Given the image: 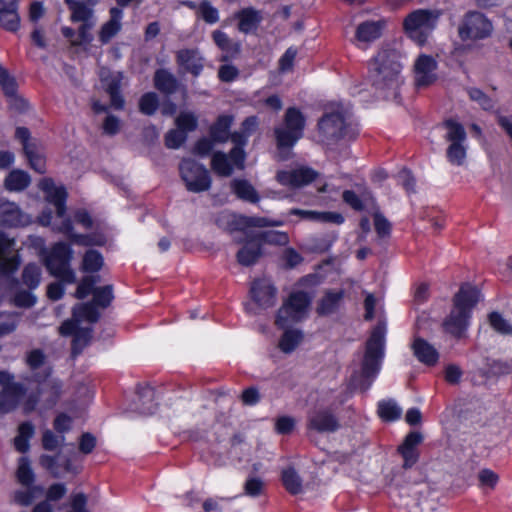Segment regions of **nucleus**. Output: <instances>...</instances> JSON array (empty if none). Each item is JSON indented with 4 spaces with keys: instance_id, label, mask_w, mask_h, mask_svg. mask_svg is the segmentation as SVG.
<instances>
[{
    "instance_id": "nucleus-44",
    "label": "nucleus",
    "mask_w": 512,
    "mask_h": 512,
    "mask_svg": "<svg viewBox=\"0 0 512 512\" xmlns=\"http://www.w3.org/2000/svg\"><path fill=\"white\" fill-rule=\"evenodd\" d=\"M113 297L112 285L95 288L93 291V301L89 302L88 304H92L96 310V307L106 308L110 305Z\"/></svg>"
},
{
    "instance_id": "nucleus-21",
    "label": "nucleus",
    "mask_w": 512,
    "mask_h": 512,
    "mask_svg": "<svg viewBox=\"0 0 512 512\" xmlns=\"http://www.w3.org/2000/svg\"><path fill=\"white\" fill-rule=\"evenodd\" d=\"M13 247L14 240L0 232V270L5 274L13 273L19 266L17 256L11 255Z\"/></svg>"
},
{
    "instance_id": "nucleus-51",
    "label": "nucleus",
    "mask_w": 512,
    "mask_h": 512,
    "mask_svg": "<svg viewBox=\"0 0 512 512\" xmlns=\"http://www.w3.org/2000/svg\"><path fill=\"white\" fill-rule=\"evenodd\" d=\"M103 266V257L96 250H88L82 261V270L84 272H97Z\"/></svg>"
},
{
    "instance_id": "nucleus-32",
    "label": "nucleus",
    "mask_w": 512,
    "mask_h": 512,
    "mask_svg": "<svg viewBox=\"0 0 512 512\" xmlns=\"http://www.w3.org/2000/svg\"><path fill=\"white\" fill-rule=\"evenodd\" d=\"M66 5L71 11V21L73 22H91L93 18L92 7L82 1L65 0Z\"/></svg>"
},
{
    "instance_id": "nucleus-29",
    "label": "nucleus",
    "mask_w": 512,
    "mask_h": 512,
    "mask_svg": "<svg viewBox=\"0 0 512 512\" xmlns=\"http://www.w3.org/2000/svg\"><path fill=\"white\" fill-rule=\"evenodd\" d=\"M123 11L120 8L113 7L110 9V19L101 27L99 32V40L108 43L121 29V20Z\"/></svg>"
},
{
    "instance_id": "nucleus-42",
    "label": "nucleus",
    "mask_w": 512,
    "mask_h": 512,
    "mask_svg": "<svg viewBox=\"0 0 512 512\" xmlns=\"http://www.w3.org/2000/svg\"><path fill=\"white\" fill-rule=\"evenodd\" d=\"M303 318L297 314L290 306L283 303L278 310L275 325L279 328L285 329L288 326L301 321Z\"/></svg>"
},
{
    "instance_id": "nucleus-37",
    "label": "nucleus",
    "mask_w": 512,
    "mask_h": 512,
    "mask_svg": "<svg viewBox=\"0 0 512 512\" xmlns=\"http://www.w3.org/2000/svg\"><path fill=\"white\" fill-rule=\"evenodd\" d=\"M303 340V333L299 329L285 328L284 333L279 339L278 347L284 353L293 352Z\"/></svg>"
},
{
    "instance_id": "nucleus-50",
    "label": "nucleus",
    "mask_w": 512,
    "mask_h": 512,
    "mask_svg": "<svg viewBox=\"0 0 512 512\" xmlns=\"http://www.w3.org/2000/svg\"><path fill=\"white\" fill-rule=\"evenodd\" d=\"M379 416L385 421H394L400 418L402 409L392 400L382 401L378 405Z\"/></svg>"
},
{
    "instance_id": "nucleus-34",
    "label": "nucleus",
    "mask_w": 512,
    "mask_h": 512,
    "mask_svg": "<svg viewBox=\"0 0 512 512\" xmlns=\"http://www.w3.org/2000/svg\"><path fill=\"white\" fill-rule=\"evenodd\" d=\"M238 19V29L243 33H249L258 27L262 17L259 11L246 8L238 13Z\"/></svg>"
},
{
    "instance_id": "nucleus-13",
    "label": "nucleus",
    "mask_w": 512,
    "mask_h": 512,
    "mask_svg": "<svg viewBox=\"0 0 512 512\" xmlns=\"http://www.w3.org/2000/svg\"><path fill=\"white\" fill-rule=\"evenodd\" d=\"M258 124L256 116L247 117L242 122L240 131L231 134V141L235 144V147L230 151V156L238 169L244 168L246 155L243 147L247 144L248 138L257 130Z\"/></svg>"
},
{
    "instance_id": "nucleus-33",
    "label": "nucleus",
    "mask_w": 512,
    "mask_h": 512,
    "mask_svg": "<svg viewBox=\"0 0 512 512\" xmlns=\"http://www.w3.org/2000/svg\"><path fill=\"white\" fill-rule=\"evenodd\" d=\"M311 301L312 297L307 292L295 291L290 294V296L284 303L290 306L302 318H305L310 307Z\"/></svg>"
},
{
    "instance_id": "nucleus-7",
    "label": "nucleus",
    "mask_w": 512,
    "mask_h": 512,
    "mask_svg": "<svg viewBox=\"0 0 512 512\" xmlns=\"http://www.w3.org/2000/svg\"><path fill=\"white\" fill-rule=\"evenodd\" d=\"M73 250L63 242L54 244L45 257V265L51 275L59 278L64 283H74L76 275L71 268Z\"/></svg>"
},
{
    "instance_id": "nucleus-11",
    "label": "nucleus",
    "mask_w": 512,
    "mask_h": 512,
    "mask_svg": "<svg viewBox=\"0 0 512 512\" xmlns=\"http://www.w3.org/2000/svg\"><path fill=\"white\" fill-rule=\"evenodd\" d=\"M492 31L491 21L479 12L467 13L458 29L462 40L484 39L490 36Z\"/></svg>"
},
{
    "instance_id": "nucleus-57",
    "label": "nucleus",
    "mask_w": 512,
    "mask_h": 512,
    "mask_svg": "<svg viewBox=\"0 0 512 512\" xmlns=\"http://www.w3.org/2000/svg\"><path fill=\"white\" fill-rule=\"evenodd\" d=\"M99 282V276H85L82 278L75 291L77 299H84L94 291V285Z\"/></svg>"
},
{
    "instance_id": "nucleus-8",
    "label": "nucleus",
    "mask_w": 512,
    "mask_h": 512,
    "mask_svg": "<svg viewBox=\"0 0 512 512\" xmlns=\"http://www.w3.org/2000/svg\"><path fill=\"white\" fill-rule=\"evenodd\" d=\"M445 140L448 142L446 157L452 165L463 166L467 158V134L462 124L447 120L444 122Z\"/></svg>"
},
{
    "instance_id": "nucleus-2",
    "label": "nucleus",
    "mask_w": 512,
    "mask_h": 512,
    "mask_svg": "<svg viewBox=\"0 0 512 512\" xmlns=\"http://www.w3.org/2000/svg\"><path fill=\"white\" fill-rule=\"evenodd\" d=\"M400 54L395 49H383L371 64L372 85L384 98L396 97L401 79Z\"/></svg>"
},
{
    "instance_id": "nucleus-60",
    "label": "nucleus",
    "mask_w": 512,
    "mask_h": 512,
    "mask_svg": "<svg viewBox=\"0 0 512 512\" xmlns=\"http://www.w3.org/2000/svg\"><path fill=\"white\" fill-rule=\"evenodd\" d=\"M370 194L364 193L363 199H361L354 191L346 190L343 192V201L348 204L351 208L357 211L364 209L363 201L370 199Z\"/></svg>"
},
{
    "instance_id": "nucleus-61",
    "label": "nucleus",
    "mask_w": 512,
    "mask_h": 512,
    "mask_svg": "<svg viewBox=\"0 0 512 512\" xmlns=\"http://www.w3.org/2000/svg\"><path fill=\"white\" fill-rule=\"evenodd\" d=\"M491 327L498 333L507 335L512 334V326L505 320L501 314L493 312L489 315Z\"/></svg>"
},
{
    "instance_id": "nucleus-52",
    "label": "nucleus",
    "mask_w": 512,
    "mask_h": 512,
    "mask_svg": "<svg viewBox=\"0 0 512 512\" xmlns=\"http://www.w3.org/2000/svg\"><path fill=\"white\" fill-rule=\"evenodd\" d=\"M282 481L290 493L298 494L302 491L301 479L293 468H287L283 471Z\"/></svg>"
},
{
    "instance_id": "nucleus-49",
    "label": "nucleus",
    "mask_w": 512,
    "mask_h": 512,
    "mask_svg": "<svg viewBox=\"0 0 512 512\" xmlns=\"http://www.w3.org/2000/svg\"><path fill=\"white\" fill-rule=\"evenodd\" d=\"M91 328H79L74 334L72 342V355H79L91 340Z\"/></svg>"
},
{
    "instance_id": "nucleus-1",
    "label": "nucleus",
    "mask_w": 512,
    "mask_h": 512,
    "mask_svg": "<svg viewBox=\"0 0 512 512\" xmlns=\"http://www.w3.org/2000/svg\"><path fill=\"white\" fill-rule=\"evenodd\" d=\"M40 188L46 194V200L55 208L56 219L53 221V214L50 210H44L39 216V222L43 226H52L55 231L68 236L73 242L88 246L94 244L89 236L75 234L71 219L66 215L67 192L64 187L55 186L51 179H43Z\"/></svg>"
},
{
    "instance_id": "nucleus-47",
    "label": "nucleus",
    "mask_w": 512,
    "mask_h": 512,
    "mask_svg": "<svg viewBox=\"0 0 512 512\" xmlns=\"http://www.w3.org/2000/svg\"><path fill=\"white\" fill-rule=\"evenodd\" d=\"M238 223L244 227H269V226H282V220H271L267 217L258 216H239Z\"/></svg>"
},
{
    "instance_id": "nucleus-15",
    "label": "nucleus",
    "mask_w": 512,
    "mask_h": 512,
    "mask_svg": "<svg viewBox=\"0 0 512 512\" xmlns=\"http://www.w3.org/2000/svg\"><path fill=\"white\" fill-rule=\"evenodd\" d=\"M98 319L99 312L92 304H77L73 308L72 319L62 323L59 327V333L63 336L74 335L82 321L94 323Z\"/></svg>"
},
{
    "instance_id": "nucleus-41",
    "label": "nucleus",
    "mask_w": 512,
    "mask_h": 512,
    "mask_svg": "<svg viewBox=\"0 0 512 512\" xmlns=\"http://www.w3.org/2000/svg\"><path fill=\"white\" fill-rule=\"evenodd\" d=\"M155 87L167 94L173 93L177 88L176 78L164 69L157 70L154 76Z\"/></svg>"
},
{
    "instance_id": "nucleus-23",
    "label": "nucleus",
    "mask_w": 512,
    "mask_h": 512,
    "mask_svg": "<svg viewBox=\"0 0 512 512\" xmlns=\"http://www.w3.org/2000/svg\"><path fill=\"white\" fill-rule=\"evenodd\" d=\"M176 61L186 72L198 76L203 69V58L197 49H182L176 54Z\"/></svg>"
},
{
    "instance_id": "nucleus-14",
    "label": "nucleus",
    "mask_w": 512,
    "mask_h": 512,
    "mask_svg": "<svg viewBox=\"0 0 512 512\" xmlns=\"http://www.w3.org/2000/svg\"><path fill=\"white\" fill-rule=\"evenodd\" d=\"M438 64L434 57L420 54L413 65L414 84L418 89L427 88L437 80Z\"/></svg>"
},
{
    "instance_id": "nucleus-58",
    "label": "nucleus",
    "mask_w": 512,
    "mask_h": 512,
    "mask_svg": "<svg viewBox=\"0 0 512 512\" xmlns=\"http://www.w3.org/2000/svg\"><path fill=\"white\" fill-rule=\"evenodd\" d=\"M0 86L7 97H13L16 93V81L2 65H0Z\"/></svg>"
},
{
    "instance_id": "nucleus-4",
    "label": "nucleus",
    "mask_w": 512,
    "mask_h": 512,
    "mask_svg": "<svg viewBox=\"0 0 512 512\" xmlns=\"http://www.w3.org/2000/svg\"><path fill=\"white\" fill-rule=\"evenodd\" d=\"M479 299L476 287L463 284L453 297V308L443 322L444 330L455 338H462L469 324L470 312Z\"/></svg>"
},
{
    "instance_id": "nucleus-55",
    "label": "nucleus",
    "mask_w": 512,
    "mask_h": 512,
    "mask_svg": "<svg viewBox=\"0 0 512 512\" xmlns=\"http://www.w3.org/2000/svg\"><path fill=\"white\" fill-rule=\"evenodd\" d=\"M198 119L196 115L189 111L181 112L175 119L177 128L187 132L194 131L197 128Z\"/></svg>"
},
{
    "instance_id": "nucleus-43",
    "label": "nucleus",
    "mask_w": 512,
    "mask_h": 512,
    "mask_svg": "<svg viewBox=\"0 0 512 512\" xmlns=\"http://www.w3.org/2000/svg\"><path fill=\"white\" fill-rule=\"evenodd\" d=\"M0 24L8 31L15 32L20 26L17 6L0 9Z\"/></svg>"
},
{
    "instance_id": "nucleus-38",
    "label": "nucleus",
    "mask_w": 512,
    "mask_h": 512,
    "mask_svg": "<svg viewBox=\"0 0 512 512\" xmlns=\"http://www.w3.org/2000/svg\"><path fill=\"white\" fill-rule=\"evenodd\" d=\"M231 188L237 197L244 201L251 203H256L259 201V195L257 191L247 180L234 179L231 182Z\"/></svg>"
},
{
    "instance_id": "nucleus-27",
    "label": "nucleus",
    "mask_w": 512,
    "mask_h": 512,
    "mask_svg": "<svg viewBox=\"0 0 512 512\" xmlns=\"http://www.w3.org/2000/svg\"><path fill=\"white\" fill-rule=\"evenodd\" d=\"M155 390L150 386L140 387L137 391L135 406L142 415H151L155 412L157 403L155 401Z\"/></svg>"
},
{
    "instance_id": "nucleus-3",
    "label": "nucleus",
    "mask_w": 512,
    "mask_h": 512,
    "mask_svg": "<svg viewBox=\"0 0 512 512\" xmlns=\"http://www.w3.org/2000/svg\"><path fill=\"white\" fill-rule=\"evenodd\" d=\"M386 325L378 323L366 342L361 370L353 375L352 380L361 390H367L378 374L385 353Z\"/></svg>"
},
{
    "instance_id": "nucleus-20",
    "label": "nucleus",
    "mask_w": 512,
    "mask_h": 512,
    "mask_svg": "<svg viewBox=\"0 0 512 512\" xmlns=\"http://www.w3.org/2000/svg\"><path fill=\"white\" fill-rule=\"evenodd\" d=\"M427 487H412L410 489L411 500L406 503L408 512H435L436 503L428 498Z\"/></svg>"
},
{
    "instance_id": "nucleus-54",
    "label": "nucleus",
    "mask_w": 512,
    "mask_h": 512,
    "mask_svg": "<svg viewBox=\"0 0 512 512\" xmlns=\"http://www.w3.org/2000/svg\"><path fill=\"white\" fill-rule=\"evenodd\" d=\"M198 18L203 19L208 24H214L219 21L218 9L212 6L208 0H202L198 5Z\"/></svg>"
},
{
    "instance_id": "nucleus-35",
    "label": "nucleus",
    "mask_w": 512,
    "mask_h": 512,
    "mask_svg": "<svg viewBox=\"0 0 512 512\" xmlns=\"http://www.w3.org/2000/svg\"><path fill=\"white\" fill-rule=\"evenodd\" d=\"M24 153L32 169L41 174L45 173L46 161L39 142L37 144H27Z\"/></svg>"
},
{
    "instance_id": "nucleus-45",
    "label": "nucleus",
    "mask_w": 512,
    "mask_h": 512,
    "mask_svg": "<svg viewBox=\"0 0 512 512\" xmlns=\"http://www.w3.org/2000/svg\"><path fill=\"white\" fill-rule=\"evenodd\" d=\"M34 434V427L30 423H23L19 426L18 435L14 439L15 448L19 452H26L29 449V439Z\"/></svg>"
},
{
    "instance_id": "nucleus-28",
    "label": "nucleus",
    "mask_w": 512,
    "mask_h": 512,
    "mask_svg": "<svg viewBox=\"0 0 512 512\" xmlns=\"http://www.w3.org/2000/svg\"><path fill=\"white\" fill-rule=\"evenodd\" d=\"M412 349L415 357L425 365L433 366L439 359L438 351L422 338H415Z\"/></svg>"
},
{
    "instance_id": "nucleus-63",
    "label": "nucleus",
    "mask_w": 512,
    "mask_h": 512,
    "mask_svg": "<svg viewBox=\"0 0 512 512\" xmlns=\"http://www.w3.org/2000/svg\"><path fill=\"white\" fill-rule=\"evenodd\" d=\"M158 107V97L155 93L144 94L139 101L140 111L144 114H153Z\"/></svg>"
},
{
    "instance_id": "nucleus-6",
    "label": "nucleus",
    "mask_w": 512,
    "mask_h": 512,
    "mask_svg": "<svg viewBox=\"0 0 512 512\" xmlns=\"http://www.w3.org/2000/svg\"><path fill=\"white\" fill-rule=\"evenodd\" d=\"M440 15L438 10L417 9L405 17L404 29L413 41L422 46L435 29Z\"/></svg>"
},
{
    "instance_id": "nucleus-36",
    "label": "nucleus",
    "mask_w": 512,
    "mask_h": 512,
    "mask_svg": "<svg viewBox=\"0 0 512 512\" xmlns=\"http://www.w3.org/2000/svg\"><path fill=\"white\" fill-rule=\"evenodd\" d=\"M31 179L28 173L22 170L11 171L4 180V187L8 191L19 192L30 185Z\"/></svg>"
},
{
    "instance_id": "nucleus-39",
    "label": "nucleus",
    "mask_w": 512,
    "mask_h": 512,
    "mask_svg": "<svg viewBox=\"0 0 512 512\" xmlns=\"http://www.w3.org/2000/svg\"><path fill=\"white\" fill-rule=\"evenodd\" d=\"M63 392V386L61 381L51 379L43 383L40 393L43 400L48 406H53L60 399Z\"/></svg>"
},
{
    "instance_id": "nucleus-62",
    "label": "nucleus",
    "mask_w": 512,
    "mask_h": 512,
    "mask_svg": "<svg viewBox=\"0 0 512 512\" xmlns=\"http://www.w3.org/2000/svg\"><path fill=\"white\" fill-rule=\"evenodd\" d=\"M187 135L179 128L170 130L165 136V144L170 149L179 148L185 141Z\"/></svg>"
},
{
    "instance_id": "nucleus-26",
    "label": "nucleus",
    "mask_w": 512,
    "mask_h": 512,
    "mask_svg": "<svg viewBox=\"0 0 512 512\" xmlns=\"http://www.w3.org/2000/svg\"><path fill=\"white\" fill-rule=\"evenodd\" d=\"M26 222L25 215L16 203L0 199V224L17 226Z\"/></svg>"
},
{
    "instance_id": "nucleus-64",
    "label": "nucleus",
    "mask_w": 512,
    "mask_h": 512,
    "mask_svg": "<svg viewBox=\"0 0 512 512\" xmlns=\"http://www.w3.org/2000/svg\"><path fill=\"white\" fill-rule=\"evenodd\" d=\"M477 478L481 487H487L491 490L496 487L499 481L498 474L490 469L480 470L478 472Z\"/></svg>"
},
{
    "instance_id": "nucleus-16",
    "label": "nucleus",
    "mask_w": 512,
    "mask_h": 512,
    "mask_svg": "<svg viewBox=\"0 0 512 512\" xmlns=\"http://www.w3.org/2000/svg\"><path fill=\"white\" fill-rule=\"evenodd\" d=\"M338 419L327 408L312 411L307 420V428L318 433H333L339 429Z\"/></svg>"
},
{
    "instance_id": "nucleus-48",
    "label": "nucleus",
    "mask_w": 512,
    "mask_h": 512,
    "mask_svg": "<svg viewBox=\"0 0 512 512\" xmlns=\"http://www.w3.org/2000/svg\"><path fill=\"white\" fill-rule=\"evenodd\" d=\"M16 477L20 484L27 487L34 482V473L27 457H21L19 459Z\"/></svg>"
},
{
    "instance_id": "nucleus-24",
    "label": "nucleus",
    "mask_w": 512,
    "mask_h": 512,
    "mask_svg": "<svg viewBox=\"0 0 512 512\" xmlns=\"http://www.w3.org/2000/svg\"><path fill=\"white\" fill-rule=\"evenodd\" d=\"M212 39L217 47L223 52L221 61H228L239 55L241 44L229 38L225 32L221 30L213 31Z\"/></svg>"
},
{
    "instance_id": "nucleus-18",
    "label": "nucleus",
    "mask_w": 512,
    "mask_h": 512,
    "mask_svg": "<svg viewBox=\"0 0 512 512\" xmlns=\"http://www.w3.org/2000/svg\"><path fill=\"white\" fill-rule=\"evenodd\" d=\"M317 173L308 168L300 167L289 171H279L276 175L277 181L285 186L301 187L312 182Z\"/></svg>"
},
{
    "instance_id": "nucleus-10",
    "label": "nucleus",
    "mask_w": 512,
    "mask_h": 512,
    "mask_svg": "<svg viewBox=\"0 0 512 512\" xmlns=\"http://www.w3.org/2000/svg\"><path fill=\"white\" fill-rule=\"evenodd\" d=\"M348 125L346 113H326L318 123L319 140L327 144L337 141L345 136Z\"/></svg>"
},
{
    "instance_id": "nucleus-59",
    "label": "nucleus",
    "mask_w": 512,
    "mask_h": 512,
    "mask_svg": "<svg viewBox=\"0 0 512 512\" xmlns=\"http://www.w3.org/2000/svg\"><path fill=\"white\" fill-rule=\"evenodd\" d=\"M467 93L469 98L472 101L477 102L484 110H491L494 108L495 103L493 99L487 96L483 91L477 88H469L467 89Z\"/></svg>"
},
{
    "instance_id": "nucleus-56",
    "label": "nucleus",
    "mask_w": 512,
    "mask_h": 512,
    "mask_svg": "<svg viewBox=\"0 0 512 512\" xmlns=\"http://www.w3.org/2000/svg\"><path fill=\"white\" fill-rule=\"evenodd\" d=\"M374 228L379 238H388L391 235L390 221L379 211L373 214Z\"/></svg>"
},
{
    "instance_id": "nucleus-19",
    "label": "nucleus",
    "mask_w": 512,
    "mask_h": 512,
    "mask_svg": "<svg viewBox=\"0 0 512 512\" xmlns=\"http://www.w3.org/2000/svg\"><path fill=\"white\" fill-rule=\"evenodd\" d=\"M423 436L420 432L413 431L407 434L398 451L403 458V467L411 468L419 458L417 446L422 442Z\"/></svg>"
},
{
    "instance_id": "nucleus-30",
    "label": "nucleus",
    "mask_w": 512,
    "mask_h": 512,
    "mask_svg": "<svg viewBox=\"0 0 512 512\" xmlns=\"http://www.w3.org/2000/svg\"><path fill=\"white\" fill-rule=\"evenodd\" d=\"M101 81L107 93L111 98V105L116 109H122L124 106V100L119 93L120 89V77L119 75H108L104 72L101 73Z\"/></svg>"
},
{
    "instance_id": "nucleus-40",
    "label": "nucleus",
    "mask_w": 512,
    "mask_h": 512,
    "mask_svg": "<svg viewBox=\"0 0 512 512\" xmlns=\"http://www.w3.org/2000/svg\"><path fill=\"white\" fill-rule=\"evenodd\" d=\"M233 118L231 116L223 115L220 116L216 123L211 127L210 134L215 142H226L229 138L231 139V134H229V129L232 125Z\"/></svg>"
},
{
    "instance_id": "nucleus-12",
    "label": "nucleus",
    "mask_w": 512,
    "mask_h": 512,
    "mask_svg": "<svg viewBox=\"0 0 512 512\" xmlns=\"http://www.w3.org/2000/svg\"><path fill=\"white\" fill-rule=\"evenodd\" d=\"M0 408L3 411L13 409L24 400L27 389L19 382L14 381V376L6 371H0Z\"/></svg>"
},
{
    "instance_id": "nucleus-46",
    "label": "nucleus",
    "mask_w": 512,
    "mask_h": 512,
    "mask_svg": "<svg viewBox=\"0 0 512 512\" xmlns=\"http://www.w3.org/2000/svg\"><path fill=\"white\" fill-rule=\"evenodd\" d=\"M260 255L261 251L259 245L248 244L238 251L237 260L241 265L250 266L258 260Z\"/></svg>"
},
{
    "instance_id": "nucleus-53",
    "label": "nucleus",
    "mask_w": 512,
    "mask_h": 512,
    "mask_svg": "<svg viewBox=\"0 0 512 512\" xmlns=\"http://www.w3.org/2000/svg\"><path fill=\"white\" fill-rule=\"evenodd\" d=\"M23 283L30 289L36 288L41 280V268L36 264H28L22 273Z\"/></svg>"
},
{
    "instance_id": "nucleus-22",
    "label": "nucleus",
    "mask_w": 512,
    "mask_h": 512,
    "mask_svg": "<svg viewBox=\"0 0 512 512\" xmlns=\"http://www.w3.org/2000/svg\"><path fill=\"white\" fill-rule=\"evenodd\" d=\"M344 295L345 291L343 289L325 290L317 303L316 312L321 316L335 313L340 308Z\"/></svg>"
},
{
    "instance_id": "nucleus-31",
    "label": "nucleus",
    "mask_w": 512,
    "mask_h": 512,
    "mask_svg": "<svg viewBox=\"0 0 512 512\" xmlns=\"http://www.w3.org/2000/svg\"><path fill=\"white\" fill-rule=\"evenodd\" d=\"M233 165L238 168L230 154L215 152L212 155L211 168L219 176L229 177L233 173Z\"/></svg>"
},
{
    "instance_id": "nucleus-17",
    "label": "nucleus",
    "mask_w": 512,
    "mask_h": 512,
    "mask_svg": "<svg viewBox=\"0 0 512 512\" xmlns=\"http://www.w3.org/2000/svg\"><path fill=\"white\" fill-rule=\"evenodd\" d=\"M250 293L253 300L262 308H269L275 304L276 288L269 279L261 278L253 281Z\"/></svg>"
},
{
    "instance_id": "nucleus-25",
    "label": "nucleus",
    "mask_w": 512,
    "mask_h": 512,
    "mask_svg": "<svg viewBox=\"0 0 512 512\" xmlns=\"http://www.w3.org/2000/svg\"><path fill=\"white\" fill-rule=\"evenodd\" d=\"M385 24V20L365 21L360 23L356 28V40L362 43H371L379 39Z\"/></svg>"
},
{
    "instance_id": "nucleus-9",
    "label": "nucleus",
    "mask_w": 512,
    "mask_h": 512,
    "mask_svg": "<svg viewBox=\"0 0 512 512\" xmlns=\"http://www.w3.org/2000/svg\"><path fill=\"white\" fill-rule=\"evenodd\" d=\"M180 176L186 189L193 193H201L210 189L212 179L209 171L192 159H183L179 164Z\"/></svg>"
},
{
    "instance_id": "nucleus-5",
    "label": "nucleus",
    "mask_w": 512,
    "mask_h": 512,
    "mask_svg": "<svg viewBox=\"0 0 512 512\" xmlns=\"http://www.w3.org/2000/svg\"><path fill=\"white\" fill-rule=\"evenodd\" d=\"M304 127L305 117L303 114L295 107L288 108L284 115L283 124L275 128L280 160L288 158V153L285 150L291 149L303 136Z\"/></svg>"
}]
</instances>
